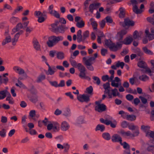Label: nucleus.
Masks as SVG:
<instances>
[{"label": "nucleus", "instance_id": "obj_59", "mask_svg": "<svg viewBox=\"0 0 154 154\" xmlns=\"http://www.w3.org/2000/svg\"><path fill=\"white\" fill-rule=\"evenodd\" d=\"M7 92V90H4L0 91V95L4 98L6 96V93Z\"/></svg>", "mask_w": 154, "mask_h": 154}, {"label": "nucleus", "instance_id": "obj_9", "mask_svg": "<svg viewBox=\"0 0 154 154\" xmlns=\"http://www.w3.org/2000/svg\"><path fill=\"white\" fill-rule=\"evenodd\" d=\"M69 124L66 121L63 122L61 124L60 128L63 131H66L69 128Z\"/></svg>", "mask_w": 154, "mask_h": 154}, {"label": "nucleus", "instance_id": "obj_8", "mask_svg": "<svg viewBox=\"0 0 154 154\" xmlns=\"http://www.w3.org/2000/svg\"><path fill=\"white\" fill-rule=\"evenodd\" d=\"M113 142H119L120 143L122 142V138L120 136L117 134H114L111 138Z\"/></svg>", "mask_w": 154, "mask_h": 154}, {"label": "nucleus", "instance_id": "obj_10", "mask_svg": "<svg viewBox=\"0 0 154 154\" xmlns=\"http://www.w3.org/2000/svg\"><path fill=\"white\" fill-rule=\"evenodd\" d=\"M122 45L118 42L116 45L115 43H112V46H110V49L113 51H115L122 48Z\"/></svg>", "mask_w": 154, "mask_h": 154}, {"label": "nucleus", "instance_id": "obj_7", "mask_svg": "<svg viewBox=\"0 0 154 154\" xmlns=\"http://www.w3.org/2000/svg\"><path fill=\"white\" fill-rule=\"evenodd\" d=\"M23 32V30H20L15 35L14 38L12 39V43L13 45H15V42H17L20 35L22 34Z\"/></svg>", "mask_w": 154, "mask_h": 154}, {"label": "nucleus", "instance_id": "obj_32", "mask_svg": "<svg viewBox=\"0 0 154 154\" xmlns=\"http://www.w3.org/2000/svg\"><path fill=\"white\" fill-rule=\"evenodd\" d=\"M139 79L142 81L145 82L149 80V77L146 75H143L139 76Z\"/></svg>", "mask_w": 154, "mask_h": 154}, {"label": "nucleus", "instance_id": "obj_40", "mask_svg": "<svg viewBox=\"0 0 154 154\" xmlns=\"http://www.w3.org/2000/svg\"><path fill=\"white\" fill-rule=\"evenodd\" d=\"M102 79L103 82H105L107 80L109 82H111L112 79H110V77H109L108 75H105L103 76L102 77Z\"/></svg>", "mask_w": 154, "mask_h": 154}, {"label": "nucleus", "instance_id": "obj_41", "mask_svg": "<svg viewBox=\"0 0 154 154\" xmlns=\"http://www.w3.org/2000/svg\"><path fill=\"white\" fill-rule=\"evenodd\" d=\"M120 133L122 134V135L124 136H128L131 135V131H128L126 132H125L124 131L122 130L121 131Z\"/></svg>", "mask_w": 154, "mask_h": 154}, {"label": "nucleus", "instance_id": "obj_39", "mask_svg": "<svg viewBox=\"0 0 154 154\" xmlns=\"http://www.w3.org/2000/svg\"><path fill=\"white\" fill-rule=\"evenodd\" d=\"M70 109L69 108H66L63 111V115L68 116L70 115Z\"/></svg>", "mask_w": 154, "mask_h": 154}, {"label": "nucleus", "instance_id": "obj_61", "mask_svg": "<svg viewBox=\"0 0 154 154\" xmlns=\"http://www.w3.org/2000/svg\"><path fill=\"white\" fill-rule=\"evenodd\" d=\"M146 20L149 22L154 25V18L153 17H147L146 18Z\"/></svg>", "mask_w": 154, "mask_h": 154}, {"label": "nucleus", "instance_id": "obj_19", "mask_svg": "<svg viewBox=\"0 0 154 154\" xmlns=\"http://www.w3.org/2000/svg\"><path fill=\"white\" fill-rule=\"evenodd\" d=\"M137 66L138 67L140 68L145 69H146L147 67V64L144 61L140 60L137 63Z\"/></svg>", "mask_w": 154, "mask_h": 154}, {"label": "nucleus", "instance_id": "obj_46", "mask_svg": "<svg viewBox=\"0 0 154 154\" xmlns=\"http://www.w3.org/2000/svg\"><path fill=\"white\" fill-rule=\"evenodd\" d=\"M6 129L3 128L0 131V136L2 137H4L6 136Z\"/></svg>", "mask_w": 154, "mask_h": 154}, {"label": "nucleus", "instance_id": "obj_5", "mask_svg": "<svg viewBox=\"0 0 154 154\" xmlns=\"http://www.w3.org/2000/svg\"><path fill=\"white\" fill-rule=\"evenodd\" d=\"M13 69L16 73H17L19 75H22L25 74V76L27 77V76L26 73H25L24 70L20 67L17 66H15L13 67Z\"/></svg>", "mask_w": 154, "mask_h": 154}, {"label": "nucleus", "instance_id": "obj_28", "mask_svg": "<svg viewBox=\"0 0 154 154\" xmlns=\"http://www.w3.org/2000/svg\"><path fill=\"white\" fill-rule=\"evenodd\" d=\"M53 129L55 132L58 131L60 129V125L57 122H54L53 123Z\"/></svg>", "mask_w": 154, "mask_h": 154}, {"label": "nucleus", "instance_id": "obj_1", "mask_svg": "<svg viewBox=\"0 0 154 154\" xmlns=\"http://www.w3.org/2000/svg\"><path fill=\"white\" fill-rule=\"evenodd\" d=\"M63 37L61 36H51L48 38L47 44L48 47H52L55 45L60 41L63 40Z\"/></svg>", "mask_w": 154, "mask_h": 154}, {"label": "nucleus", "instance_id": "obj_62", "mask_svg": "<svg viewBox=\"0 0 154 154\" xmlns=\"http://www.w3.org/2000/svg\"><path fill=\"white\" fill-rule=\"evenodd\" d=\"M133 36L134 39L138 38L140 37L137 31L136 30L134 32Z\"/></svg>", "mask_w": 154, "mask_h": 154}, {"label": "nucleus", "instance_id": "obj_58", "mask_svg": "<svg viewBox=\"0 0 154 154\" xmlns=\"http://www.w3.org/2000/svg\"><path fill=\"white\" fill-rule=\"evenodd\" d=\"M111 82V85L114 87H115L116 88H117L119 87V85H121V83L119 84L118 83H115V81H114L113 79L112 80Z\"/></svg>", "mask_w": 154, "mask_h": 154}, {"label": "nucleus", "instance_id": "obj_57", "mask_svg": "<svg viewBox=\"0 0 154 154\" xmlns=\"http://www.w3.org/2000/svg\"><path fill=\"white\" fill-rule=\"evenodd\" d=\"M125 65V63L123 62H120L118 61L116 64V66L117 67H120L122 69H123Z\"/></svg>", "mask_w": 154, "mask_h": 154}, {"label": "nucleus", "instance_id": "obj_17", "mask_svg": "<svg viewBox=\"0 0 154 154\" xmlns=\"http://www.w3.org/2000/svg\"><path fill=\"white\" fill-rule=\"evenodd\" d=\"M5 36V38L2 42V44L3 45H5L6 44L10 42L11 40L12 41L10 35H7Z\"/></svg>", "mask_w": 154, "mask_h": 154}, {"label": "nucleus", "instance_id": "obj_22", "mask_svg": "<svg viewBox=\"0 0 154 154\" xmlns=\"http://www.w3.org/2000/svg\"><path fill=\"white\" fill-rule=\"evenodd\" d=\"M119 11H120V13L119 14V17L120 18H124L125 16V9L121 7L119 8Z\"/></svg>", "mask_w": 154, "mask_h": 154}, {"label": "nucleus", "instance_id": "obj_12", "mask_svg": "<svg viewBox=\"0 0 154 154\" xmlns=\"http://www.w3.org/2000/svg\"><path fill=\"white\" fill-rule=\"evenodd\" d=\"M100 4L99 3L90 4L89 7V11L91 13H93L94 10L96 9L98 6H100Z\"/></svg>", "mask_w": 154, "mask_h": 154}, {"label": "nucleus", "instance_id": "obj_2", "mask_svg": "<svg viewBox=\"0 0 154 154\" xmlns=\"http://www.w3.org/2000/svg\"><path fill=\"white\" fill-rule=\"evenodd\" d=\"M120 26L125 27L126 26H133L134 25V22L132 20H131L129 18H125L124 22H119Z\"/></svg>", "mask_w": 154, "mask_h": 154}, {"label": "nucleus", "instance_id": "obj_48", "mask_svg": "<svg viewBox=\"0 0 154 154\" xmlns=\"http://www.w3.org/2000/svg\"><path fill=\"white\" fill-rule=\"evenodd\" d=\"M51 15L54 16L57 18H60V16L59 13L55 10L53 12Z\"/></svg>", "mask_w": 154, "mask_h": 154}, {"label": "nucleus", "instance_id": "obj_53", "mask_svg": "<svg viewBox=\"0 0 154 154\" xmlns=\"http://www.w3.org/2000/svg\"><path fill=\"white\" fill-rule=\"evenodd\" d=\"M23 9V7L21 6H18L17 8L14 10L12 14L13 15H14L17 13L18 11L21 10H22Z\"/></svg>", "mask_w": 154, "mask_h": 154}, {"label": "nucleus", "instance_id": "obj_42", "mask_svg": "<svg viewBox=\"0 0 154 154\" xmlns=\"http://www.w3.org/2000/svg\"><path fill=\"white\" fill-rule=\"evenodd\" d=\"M76 26L79 28H82L85 26V23L83 21L81 20V22H77L76 23Z\"/></svg>", "mask_w": 154, "mask_h": 154}, {"label": "nucleus", "instance_id": "obj_33", "mask_svg": "<svg viewBox=\"0 0 154 154\" xmlns=\"http://www.w3.org/2000/svg\"><path fill=\"white\" fill-rule=\"evenodd\" d=\"M136 119V116L133 115H127V116L126 117V119L128 121H133L135 120Z\"/></svg>", "mask_w": 154, "mask_h": 154}, {"label": "nucleus", "instance_id": "obj_30", "mask_svg": "<svg viewBox=\"0 0 154 154\" xmlns=\"http://www.w3.org/2000/svg\"><path fill=\"white\" fill-rule=\"evenodd\" d=\"M90 21L91 22V25L94 29H97V22L94 20V19L93 18H91L90 19Z\"/></svg>", "mask_w": 154, "mask_h": 154}, {"label": "nucleus", "instance_id": "obj_63", "mask_svg": "<svg viewBox=\"0 0 154 154\" xmlns=\"http://www.w3.org/2000/svg\"><path fill=\"white\" fill-rule=\"evenodd\" d=\"M107 23H111L113 22V20L111 17L110 16L106 17L104 19Z\"/></svg>", "mask_w": 154, "mask_h": 154}, {"label": "nucleus", "instance_id": "obj_34", "mask_svg": "<svg viewBox=\"0 0 154 154\" xmlns=\"http://www.w3.org/2000/svg\"><path fill=\"white\" fill-rule=\"evenodd\" d=\"M142 49L143 52L146 54L151 55L153 54L150 50L148 49L146 47H143Z\"/></svg>", "mask_w": 154, "mask_h": 154}, {"label": "nucleus", "instance_id": "obj_64", "mask_svg": "<svg viewBox=\"0 0 154 154\" xmlns=\"http://www.w3.org/2000/svg\"><path fill=\"white\" fill-rule=\"evenodd\" d=\"M57 53V51L55 50H52L49 51V55L51 57H54L55 54Z\"/></svg>", "mask_w": 154, "mask_h": 154}, {"label": "nucleus", "instance_id": "obj_31", "mask_svg": "<svg viewBox=\"0 0 154 154\" xmlns=\"http://www.w3.org/2000/svg\"><path fill=\"white\" fill-rule=\"evenodd\" d=\"M77 67L80 72L86 71L85 67L81 63H78V66Z\"/></svg>", "mask_w": 154, "mask_h": 154}, {"label": "nucleus", "instance_id": "obj_4", "mask_svg": "<svg viewBox=\"0 0 154 154\" xmlns=\"http://www.w3.org/2000/svg\"><path fill=\"white\" fill-rule=\"evenodd\" d=\"M100 121L101 123H104L106 125H110L112 128H115L116 127V123H112V117L110 118L109 120L107 119H104L103 118H101L100 119Z\"/></svg>", "mask_w": 154, "mask_h": 154}, {"label": "nucleus", "instance_id": "obj_55", "mask_svg": "<svg viewBox=\"0 0 154 154\" xmlns=\"http://www.w3.org/2000/svg\"><path fill=\"white\" fill-rule=\"evenodd\" d=\"M83 118L82 116H80L76 120V123L78 124H81L83 123Z\"/></svg>", "mask_w": 154, "mask_h": 154}, {"label": "nucleus", "instance_id": "obj_50", "mask_svg": "<svg viewBox=\"0 0 154 154\" xmlns=\"http://www.w3.org/2000/svg\"><path fill=\"white\" fill-rule=\"evenodd\" d=\"M87 93L89 94H92L93 91V88L92 86H90L86 89Z\"/></svg>", "mask_w": 154, "mask_h": 154}, {"label": "nucleus", "instance_id": "obj_24", "mask_svg": "<svg viewBox=\"0 0 154 154\" xmlns=\"http://www.w3.org/2000/svg\"><path fill=\"white\" fill-rule=\"evenodd\" d=\"M105 130V127L103 125L98 124L96 127L95 129L96 131H100L101 132H103Z\"/></svg>", "mask_w": 154, "mask_h": 154}, {"label": "nucleus", "instance_id": "obj_37", "mask_svg": "<svg viewBox=\"0 0 154 154\" xmlns=\"http://www.w3.org/2000/svg\"><path fill=\"white\" fill-rule=\"evenodd\" d=\"M55 69L53 70V71L54 72L53 74H54V73L57 71V69L61 70L62 71H63L65 70L64 67L62 66L57 65L56 66H55Z\"/></svg>", "mask_w": 154, "mask_h": 154}, {"label": "nucleus", "instance_id": "obj_6", "mask_svg": "<svg viewBox=\"0 0 154 154\" xmlns=\"http://www.w3.org/2000/svg\"><path fill=\"white\" fill-rule=\"evenodd\" d=\"M106 109V106L103 104H99L95 106V110L100 112L104 111Z\"/></svg>", "mask_w": 154, "mask_h": 154}, {"label": "nucleus", "instance_id": "obj_16", "mask_svg": "<svg viewBox=\"0 0 154 154\" xmlns=\"http://www.w3.org/2000/svg\"><path fill=\"white\" fill-rule=\"evenodd\" d=\"M33 43L34 48L37 51L41 50L40 46V44L37 40H34L33 41Z\"/></svg>", "mask_w": 154, "mask_h": 154}, {"label": "nucleus", "instance_id": "obj_21", "mask_svg": "<svg viewBox=\"0 0 154 154\" xmlns=\"http://www.w3.org/2000/svg\"><path fill=\"white\" fill-rule=\"evenodd\" d=\"M133 41V38L132 37H127L124 39L122 42L124 44L129 45Z\"/></svg>", "mask_w": 154, "mask_h": 154}, {"label": "nucleus", "instance_id": "obj_38", "mask_svg": "<svg viewBox=\"0 0 154 154\" xmlns=\"http://www.w3.org/2000/svg\"><path fill=\"white\" fill-rule=\"evenodd\" d=\"M18 83H16L15 85L16 86L19 87L20 88H23L24 89L26 88V87L20 80H18Z\"/></svg>", "mask_w": 154, "mask_h": 154}, {"label": "nucleus", "instance_id": "obj_26", "mask_svg": "<svg viewBox=\"0 0 154 154\" xmlns=\"http://www.w3.org/2000/svg\"><path fill=\"white\" fill-rule=\"evenodd\" d=\"M127 33V31L125 29L122 30L120 32H118V34L120 38L119 40H122L123 36L126 34Z\"/></svg>", "mask_w": 154, "mask_h": 154}, {"label": "nucleus", "instance_id": "obj_20", "mask_svg": "<svg viewBox=\"0 0 154 154\" xmlns=\"http://www.w3.org/2000/svg\"><path fill=\"white\" fill-rule=\"evenodd\" d=\"M85 71L81 72H80L79 74V77L82 79H85L88 80V81L91 80V78L86 75Z\"/></svg>", "mask_w": 154, "mask_h": 154}, {"label": "nucleus", "instance_id": "obj_60", "mask_svg": "<svg viewBox=\"0 0 154 154\" xmlns=\"http://www.w3.org/2000/svg\"><path fill=\"white\" fill-rule=\"evenodd\" d=\"M18 19L14 17H12L10 20V22L13 24H14L17 22Z\"/></svg>", "mask_w": 154, "mask_h": 154}, {"label": "nucleus", "instance_id": "obj_56", "mask_svg": "<svg viewBox=\"0 0 154 154\" xmlns=\"http://www.w3.org/2000/svg\"><path fill=\"white\" fill-rule=\"evenodd\" d=\"M129 124L125 121H123L121 123V126L122 128H125L128 127Z\"/></svg>", "mask_w": 154, "mask_h": 154}, {"label": "nucleus", "instance_id": "obj_54", "mask_svg": "<svg viewBox=\"0 0 154 154\" xmlns=\"http://www.w3.org/2000/svg\"><path fill=\"white\" fill-rule=\"evenodd\" d=\"M146 136L147 137H150L154 139V131H150L146 135Z\"/></svg>", "mask_w": 154, "mask_h": 154}, {"label": "nucleus", "instance_id": "obj_43", "mask_svg": "<svg viewBox=\"0 0 154 154\" xmlns=\"http://www.w3.org/2000/svg\"><path fill=\"white\" fill-rule=\"evenodd\" d=\"M120 144L121 145L123 146L124 148L126 149H128L130 148V145L126 142H124L123 143H122V142Z\"/></svg>", "mask_w": 154, "mask_h": 154}, {"label": "nucleus", "instance_id": "obj_25", "mask_svg": "<svg viewBox=\"0 0 154 154\" xmlns=\"http://www.w3.org/2000/svg\"><path fill=\"white\" fill-rule=\"evenodd\" d=\"M74 58H73L72 57V55H71V57L69 58V61L72 66L75 68L77 67L78 66V63H77L75 60H73Z\"/></svg>", "mask_w": 154, "mask_h": 154}, {"label": "nucleus", "instance_id": "obj_51", "mask_svg": "<svg viewBox=\"0 0 154 154\" xmlns=\"http://www.w3.org/2000/svg\"><path fill=\"white\" fill-rule=\"evenodd\" d=\"M99 33H100V35H98V38H97V41L98 43L99 44H101V39L100 38L104 36V35L103 33L101 31H100Z\"/></svg>", "mask_w": 154, "mask_h": 154}, {"label": "nucleus", "instance_id": "obj_35", "mask_svg": "<svg viewBox=\"0 0 154 154\" xmlns=\"http://www.w3.org/2000/svg\"><path fill=\"white\" fill-rule=\"evenodd\" d=\"M92 64L93 63H90L89 62H86V64L85 65L88 70L92 71L94 70L93 66L92 65Z\"/></svg>", "mask_w": 154, "mask_h": 154}, {"label": "nucleus", "instance_id": "obj_52", "mask_svg": "<svg viewBox=\"0 0 154 154\" xmlns=\"http://www.w3.org/2000/svg\"><path fill=\"white\" fill-rule=\"evenodd\" d=\"M128 128L130 130L133 131L135 129H138V127L137 126L134 125L133 124H131L128 125Z\"/></svg>", "mask_w": 154, "mask_h": 154}, {"label": "nucleus", "instance_id": "obj_29", "mask_svg": "<svg viewBox=\"0 0 154 154\" xmlns=\"http://www.w3.org/2000/svg\"><path fill=\"white\" fill-rule=\"evenodd\" d=\"M133 11L135 13L138 14L141 13L142 12V10L139 9L137 5L133 6Z\"/></svg>", "mask_w": 154, "mask_h": 154}, {"label": "nucleus", "instance_id": "obj_15", "mask_svg": "<svg viewBox=\"0 0 154 154\" xmlns=\"http://www.w3.org/2000/svg\"><path fill=\"white\" fill-rule=\"evenodd\" d=\"M46 79L45 75L43 73L39 75L37 78L36 82L37 83L41 82Z\"/></svg>", "mask_w": 154, "mask_h": 154}, {"label": "nucleus", "instance_id": "obj_36", "mask_svg": "<svg viewBox=\"0 0 154 154\" xmlns=\"http://www.w3.org/2000/svg\"><path fill=\"white\" fill-rule=\"evenodd\" d=\"M93 79L94 81H93V83L97 84V85H99L100 83V78L97 76H94Z\"/></svg>", "mask_w": 154, "mask_h": 154}, {"label": "nucleus", "instance_id": "obj_14", "mask_svg": "<svg viewBox=\"0 0 154 154\" xmlns=\"http://www.w3.org/2000/svg\"><path fill=\"white\" fill-rule=\"evenodd\" d=\"M45 63L48 67V73L47 74L48 75H53L54 72L53 70L55 69V66H50L48 63L47 62V61L45 62Z\"/></svg>", "mask_w": 154, "mask_h": 154}, {"label": "nucleus", "instance_id": "obj_44", "mask_svg": "<svg viewBox=\"0 0 154 154\" xmlns=\"http://www.w3.org/2000/svg\"><path fill=\"white\" fill-rule=\"evenodd\" d=\"M89 31L88 30H86L83 33L82 38L85 40L87 38L89 37Z\"/></svg>", "mask_w": 154, "mask_h": 154}, {"label": "nucleus", "instance_id": "obj_18", "mask_svg": "<svg viewBox=\"0 0 154 154\" xmlns=\"http://www.w3.org/2000/svg\"><path fill=\"white\" fill-rule=\"evenodd\" d=\"M56 57L58 60H63L65 58V54L62 51H59L56 53Z\"/></svg>", "mask_w": 154, "mask_h": 154}, {"label": "nucleus", "instance_id": "obj_49", "mask_svg": "<svg viewBox=\"0 0 154 154\" xmlns=\"http://www.w3.org/2000/svg\"><path fill=\"white\" fill-rule=\"evenodd\" d=\"M47 18L44 16H41L38 17V21L40 23H42L44 22Z\"/></svg>", "mask_w": 154, "mask_h": 154}, {"label": "nucleus", "instance_id": "obj_3", "mask_svg": "<svg viewBox=\"0 0 154 154\" xmlns=\"http://www.w3.org/2000/svg\"><path fill=\"white\" fill-rule=\"evenodd\" d=\"M77 99L81 102L87 103L90 100V96L87 94H80L77 96Z\"/></svg>", "mask_w": 154, "mask_h": 154}, {"label": "nucleus", "instance_id": "obj_23", "mask_svg": "<svg viewBox=\"0 0 154 154\" xmlns=\"http://www.w3.org/2000/svg\"><path fill=\"white\" fill-rule=\"evenodd\" d=\"M150 126L148 125H142L141 126V129L143 132L146 133V134H147L148 133L151 131L150 130Z\"/></svg>", "mask_w": 154, "mask_h": 154}, {"label": "nucleus", "instance_id": "obj_11", "mask_svg": "<svg viewBox=\"0 0 154 154\" xmlns=\"http://www.w3.org/2000/svg\"><path fill=\"white\" fill-rule=\"evenodd\" d=\"M68 28L65 26L61 25L59 26L57 28L55 29V31L56 32H59L61 33H63L65 32V30H66Z\"/></svg>", "mask_w": 154, "mask_h": 154}, {"label": "nucleus", "instance_id": "obj_45", "mask_svg": "<svg viewBox=\"0 0 154 154\" xmlns=\"http://www.w3.org/2000/svg\"><path fill=\"white\" fill-rule=\"evenodd\" d=\"M54 8V5H50L48 9V13L49 14L51 15L53 12V8Z\"/></svg>", "mask_w": 154, "mask_h": 154}, {"label": "nucleus", "instance_id": "obj_27", "mask_svg": "<svg viewBox=\"0 0 154 154\" xmlns=\"http://www.w3.org/2000/svg\"><path fill=\"white\" fill-rule=\"evenodd\" d=\"M103 138L106 140H109L111 139V137L109 134L107 132H105L102 134Z\"/></svg>", "mask_w": 154, "mask_h": 154}, {"label": "nucleus", "instance_id": "obj_47", "mask_svg": "<svg viewBox=\"0 0 154 154\" xmlns=\"http://www.w3.org/2000/svg\"><path fill=\"white\" fill-rule=\"evenodd\" d=\"M105 45L107 46L109 48H110L112 44V42L110 39H106L105 41Z\"/></svg>", "mask_w": 154, "mask_h": 154}, {"label": "nucleus", "instance_id": "obj_13", "mask_svg": "<svg viewBox=\"0 0 154 154\" xmlns=\"http://www.w3.org/2000/svg\"><path fill=\"white\" fill-rule=\"evenodd\" d=\"M23 28L22 24L21 23H19L17 24L15 28H13L12 30L11 34H13Z\"/></svg>", "mask_w": 154, "mask_h": 154}]
</instances>
